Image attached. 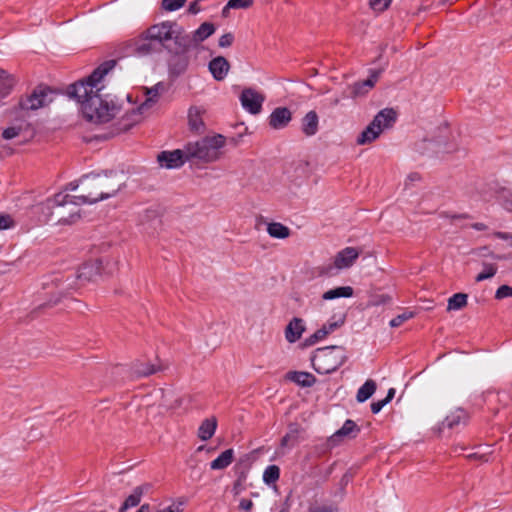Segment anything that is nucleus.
<instances>
[{
	"instance_id": "nucleus-1",
	"label": "nucleus",
	"mask_w": 512,
	"mask_h": 512,
	"mask_svg": "<svg viewBox=\"0 0 512 512\" xmlns=\"http://www.w3.org/2000/svg\"><path fill=\"white\" fill-rule=\"evenodd\" d=\"M116 65L115 60H108L96 68L92 74L68 88V94L77 100L83 116L90 122L106 123L114 118L118 105L108 93L101 81Z\"/></svg>"
},
{
	"instance_id": "nucleus-2",
	"label": "nucleus",
	"mask_w": 512,
	"mask_h": 512,
	"mask_svg": "<svg viewBox=\"0 0 512 512\" xmlns=\"http://www.w3.org/2000/svg\"><path fill=\"white\" fill-rule=\"evenodd\" d=\"M123 176L114 171L90 173L80 178L82 194L77 199L83 204H94L115 196L123 185Z\"/></svg>"
},
{
	"instance_id": "nucleus-3",
	"label": "nucleus",
	"mask_w": 512,
	"mask_h": 512,
	"mask_svg": "<svg viewBox=\"0 0 512 512\" xmlns=\"http://www.w3.org/2000/svg\"><path fill=\"white\" fill-rule=\"evenodd\" d=\"M50 209V218L59 225H71L81 218L79 206L82 204L77 196L57 193L53 198L46 200Z\"/></svg>"
},
{
	"instance_id": "nucleus-4",
	"label": "nucleus",
	"mask_w": 512,
	"mask_h": 512,
	"mask_svg": "<svg viewBox=\"0 0 512 512\" xmlns=\"http://www.w3.org/2000/svg\"><path fill=\"white\" fill-rule=\"evenodd\" d=\"M225 145V137L217 134L211 137H205L196 142L186 144L188 161L198 160L203 162H214L221 155V148Z\"/></svg>"
},
{
	"instance_id": "nucleus-5",
	"label": "nucleus",
	"mask_w": 512,
	"mask_h": 512,
	"mask_svg": "<svg viewBox=\"0 0 512 512\" xmlns=\"http://www.w3.org/2000/svg\"><path fill=\"white\" fill-rule=\"evenodd\" d=\"M345 360V350L341 346L318 348L311 357L312 366L319 374H330L336 371Z\"/></svg>"
},
{
	"instance_id": "nucleus-6",
	"label": "nucleus",
	"mask_w": 512,
	"mask_h": 512,
	"mask_svg": "<svg viewBox=\"0 0 512 512\" xmlns=\"http://www.w3.org/2000/svg\"><path fill=\"white\" fill-rule=\"evenodd\" d=\"M116 270V262L106 261L104 264L102 259H95L83 264L77 274V279L84 283L96 281L97 277L102 274L111 275Z\"/></svg>"
},
{
	"instance_id": "nucleus-7",
	"label": "nucleus",
	"mask_w": 512,
	"mask_h": 512,
	"mask_svg": "<svg viewBox=\"0 0 512 512\" xmlns=\"http://www.w3.org/2000/svg\"><path fill=\"white\" fill-rule=\"evenodd\" d=\"M176 27L177 22L175 21H163L147 28L146 35L148 38L157 42L160 50L167 49L171 51L168 43L173 41Z\"/></svg>"
},
{
	"instance_id": "nucleus-8",
	"label": "nucleus",
	"mask_w": 512,
	"mask_h": 512,
	"mask_svg": "<svg viewBox=\"0 0 512 512\" xmlns=\"http://www.w3.org/2000/svg\"><path fill=\"white\" fill-rule=\"evenodd\" d=\"M358 257L359 251L356 248L346 247L336 254L333 264L320 268V275L334 276L339 270L351 267Z\"/></svg>"
},
{
	"instance_id": "nucleus-9",
	"label": "nucleus",
	"mask_w": 512,
	"mask_h": 512,
	"mask_svg": "<svg viewBox=\"0 0 512 512\" xmlns=\"http://www.w3.org/2000/svg\"><path fill=\"white\" fill-rule=\"evenodd\" d=\"M52 90L47 86H38L33 92L20 101V107L23 110H37L46 106L52 101L50 97Z\"/></svg>"
},
{
	"instance_id": "nucleus-10",
	"label": "nucleus",
	"mask_w": 512,
	"mask_h": 512,
	"mask_svg": "<svg viewBox=\"0 0 512 512\" xmlns=\"http://www.w3.org/2000/svg\"><path fill=\"white\" fill-rule=\"evenodd\" d=\"M160 166L167 169L179 168L188 161L186 146L183 149L162 151L157 156Z\"/></svg>"
},
{
	"instance_id": "nucleus-11",
	"label": "nucleus",
	"mask_w": 512,
	"mask_h": 512,
	"mask_svg": "<svg viewBox=\"0 0 512 512\" xmlns=\"http://www.w3.org/2000/svg\"><path fill=\"white\" fill-rule=\"evenodd\" d=\"M265 97L252 88L244 89L240 95V101L245 110L251 114H259Z\"/></svg>"
},
{
	"instance_id": "nucleus-12",
	"label": "nucleus",
	"mask_w": 512,
	"mask_h": 512,
	"mask_svg": "<svg viewBox=\"0 0 512 512\" xmlns=\"http://www.w3.org/2000/svg\"><path fill=\"white\" fill-rule=\"evenodd\" d=\"M175 49L174 51L188 54L191 50L197 49V45L194 42L192 33H188L185 29L177 24L176 32L173 39Z\"/></svg>"
},
{
	"instance_id": "nucleus-13",
	"label": "nucleus",
	"mask_w": 512,
	"mask_h": 512,
	"mask_svg": "<svg viewBox=\"0 0 512 512\" xmlns=\"http://www.w3.org/2000/svg\"><path fill=\"white\" fill-rule=\"evenodd\" d=\"M169 52L172 53L168 60L169 74L173 77H178L187 70L190 64V56L186 53L177 52L172 49Z\"/></svg>"
},
{
	"instance_id": "nucleus-14",
	"label": "nucleus",
	"mask_w": 512,
	"mask_h": 512,
	"mask_svg": "<svg viewBox=\"0 0 512 512\" xmlns=\"http://www.w3.org/2000/svg\"><path fill=\"white\" fill-rule=\"evenodd\" d=\"M442 134L435 140H429L428 145L436 154L452 153L457 150V144L447 140L448 129L443 128Z\"/></svg>"
},
{
	"instance_id": "nucleus-15",
	"label": "nucleus",
	"mask_w": 512,
	"mask_h": 512,
	"mask_svg": "<svg viewBox=\"0 0 512 512\" xmlns=\"http://www.w3.org/2000/svg\"><path fill=\"white\" fill-rule=\"evenodd\" d=\"M160 51L157 42L147 37L146 30L134 42V52L138 56H147Z\"/></svg>"
},
{
	"instance_id": "nucleus-16",
	"label": "nucleus",
	"mask_w": 512,
	"mask_h": 512,
	"mask_svg": "<svg viewBox=\"0 0 512 512\" xmlns=\"http://www.w3.org/2000/svg\"><path fill=\"white\" fill-rule=\"evenodd\" d=\"M151 488L152 485L150 483H144L135 487L121 505L119 512H126L129 508L136 507L140 503L142 496L148 493Z\"/></svg>"
},
{
	"instance_id": "nucleus-17",
	"label": "nucleus",
	"mask_w": 512,
	"mask_h": 512,
	"mask_svg": "<svg viewBox=\"0 0 512 512\" xmlns=\"http://www.w3.org/2000/svg\"><path fill=\"white\" fill-rule=\"evenodd\" d=\"M292 119L291 111L286 107H277L269 116V125L273 129L285 128Z\"/></svg>"
},
{
	"instance_id": "nucleus-18",
	"label": "nucleus",
	"mask_w": 512,
	"mask_h": 512,
	"mask_svg": "<svg viewBox=\"0 0 512 512\" xmlns=\"http://www.w3.org/2000/svg\"><path fill=\"white\" fill-rule=\"evenodd\" d=\"M209 71L217 81H222L228 74L230 63L223 56L213 58L209 62Z\"/></svg>"
},
{
	"instance_id": "nucleus-19",
	"label": "nucleus",
	"mask_w": 512,
	"mask_h": 512,
	"mask_svg": "<svg viewBox=\"0 0 512 512\" xmlns=\"http://www.w3.org/2000/svg\"><path fill=\"white\" fill-rule=\"evenodd\" d=\"M305 331L303 319L294 317L285 328V338L289 343L299 340Z\"/></svg>"
},
{
	"instance_id": "nucleus-20",
	"label": "nucleus",
	"mask_w": 512,
	"mask_h": 512,
	"mask_svg": "<svg viewBox=\"0 0 512 512\" xmlns=\"http://www.w3.org/2000/svg\"><path fill=\"white\" fill-rule=\"evenodd\" d=\"M343 324V321H334V322H328L327 324H324L320 329L315 331L311 336H309L305 340L306 346H311L317 343L318 341L324 339L327 335L335 331L337 328H339Z\"/></svg>"
},
{
	"instance_id": "nucleus-21",
	"label": "nucleus",
	"mask_w": 512,
	"mask_h": 512,
	"mask_svg": "<svg viewBox=\"0 0 512 512\" xmlns=\"http://www.w3.org/2000/svg\"><path fill=\"white\" fill-rule=\"evenodd\" d=\"M379 119H373L372 122L359 134L357 138L358 145H365L376 140L381 134V129L377 127Z\"/></svg>"
},
{
	"instance_id": "nucleus-22",
	"label": "nucleus",
	"mask_w": 512,
	"mask_h": 512,
	"mask_svg": "<svg viewBox=\"0 0 512 512\" xmlns=\"http://www.w3.org/2000/svg\"><path fill=\"white\" fill-rule=\"evenodd\" d=\"M381 74V70H371L370 77L366 80L356 82L353 86V95H363L372 89L375 83L378 81Z\"/></svg>"
},
{
	"instance_id": "nucleus-23",
	"label": "nucleus",
	"mask_w": 512,
	"mask_h": 512,
	"mask_svg": "<svg viewBox=\"0 0 512 512\" xmlns=\"http://www.w3.org/2000/svg\"><path fill=\"white\" fill-rule=\"evenodd\" d=\"M302 428L297 423H291L288 426L287 433L282 437L280 446L281 448H292L299 442V437Z\"/></svg>"
},
{
	"instance_id": "nucleus-24",
	"label": "nucleus",
	"mask_w": 512,
	"mask_h": 512,
	"mask_svg": "<svg viewBox=\"0 0 512 512\" xmlns=\"http://www.w3.org/2000/svg\"><path fill=\"white\" fill-rule=\"evenodd\" d=\"M286 378L301 387H311L316 383V378L313 374L303 371H290L286 374Z\"/></svg>"
},
{
	"instance_id": "nucleus-25",
	"label": "nucleus",
	"mask_w": 512,
	"mask_h": 512,
	"mask_svg": "<svg viewBox=\"0 0 512 512\" xmlns=\"http://www.w3.org/2000/svg\"><path fill=\"white\" fill-rule=\"evenodd\" d=\"M319 118L315 111H309L302 119V132L308 136H314L318 131Z\"/></svg>"
},
{
	"instance_id": "nucleus-26",
	"label": "nucleus",
	"mask_w": 512,
	"mask_h": 512,
	"mask_svg": "<svg viewBox=\"0 0 512 512\" xmlns=\"http://www.w3.org/2000/svg\"><path fill=\"white\" fill-rule=\"evenodd\" d=\"M216 27L211 22H203L195 31L191 32L197 47L214 34Z\"/></svg>"
},
{
	"instance_id": "nucleus-27",
	"label": "nucleus",
	"mask_w": 512,
	"mask_h": 512,
	"mask_svg": "<svg viewBox=\"0 0 512 512\" xmlns=\"http://www.w3.org/2000/svg\"><path fill=\"white\" fill-rule=\"evenodd\" d=\"M467 420V413L463 409L458 408L446 416L445 420L442 422V426L453 429L461 423L466 424Z\"/></svg>"
},
{
	"instance_id": "nucleus-28",
	"label": "nucleus",
	"mask_w": 512,
	"mask_h": 512,
	"mask_svg": "<svg viewBox=\"0 0 512 512\" xmlns=\"http://www.w3.org/2000/svg\"><path fill=\"white\" fill-rule=\"evenodd\" d=\"M217 428V420L215 417H211L202 421L198 429V437L202 441H207L214 435Z\"/></svg>"
},
{
	"instance_id": "nucleus-29",
	"label": "nucleus",
	"mask_w": 512,
	"mask_h": 512,
	"mask_svg": "<svg viewBox=\"0 0 512 512\" xmlns=\"http://www.w3.org/2000/svg\"><path fill=\"white\" fill-rule=\"evenodd\" d=\"M374 119H379L377 127L381 129V132L385 128H389L396 121V112L393 109H383L381 110Z\"/></svg>"
},
{
	"instance_id": "nucleus-30",
	"label": "nucleus",
	"mask_w": 512,
	"mask_h": 512,
	"mask_svg": "<svg viewBox=\"0 0 512 512\" xmlns=\"http://www.w3.org/2000/svg\"><path fill=\"white\" fill-rule=\"evenodd\" d=\"M234 458L233 449L223 451L215 460L210 463L212 470H222L228 467Z\"/></svg>"
},
{
	"instance_id": "nucleus-31",
	"label": "nucleus",
	"mask_w": 512,
	"mask_h": 512,
	"mask_svg": "<svg viewBox=\"0 0 512 512\" xmlns=\"http://www.w3.org/2000/svg\"><path fill=\"white\" fill-rule=\"evenodd\" d=\"M353 293L354 290L351 286L336 287L324 292L322 295V299L328 301L341 297L349 298L353 296Z\"/></svg>"
},
{
	"instance_id": "nucleus-32",
	"label": "nucleus",
	"mask_w": 512,
	"mask_h": 512,
	"mask_svg": "<svg viewBox=\"0 0 512 512\" xmlns=\"http://www.w3.org/2000/svg\"><path fill=\"white\" fill-rule=\"evenodd\" d=\"M201 110L198 107H191L188 113V123L192 131L200 132L204 129V122L201 117Z\"/></svg>"
},
{
	"instance_id": "nucleus-33",
	"label": "nucleus",
	"mask_w": 512,
	"mask_h": 512,
	"mask_svg": "<svg viewBox=\"0 0 512 512\" xmlns=\"http://www.w3.org/2000/svg\"><path fill=\"white\" fill-rule=\"evenodd\" d=\"M376 382L368 379L357 391L356 400L363 403L368 400L376 391Z\"/></svg>"
},
{
	"instance_id": "nucleus-34",
	"label": "nucleus",
	"mask_w": 512,
	"mask_h": 512,
	"mask_svg": "<svg viewBox=\"0 0 512 512\" xmlns=\"http://www.w3.org/2000/svg\"><path fill=\"white\" fill-rule=\"evenodd\" d=\"M360 432V428L357 426V424L353 420H346L343 424V426L335 432V434L332 436L333 439L340 438V437H355Z\"/></svg>"
},
{
	"instance_id": "nucleus-35",
	"label": "nucleus",
	"mask_w": 512,
	"mask_h": 512,
	"mask_svg": "<svg viewBox=\"0 0 512 512\" xmlns=\"http://www.w3.org/2000/svg\"><path fill=\"white\" fill-rule=\"evenodd\" d=\"M267 232L271 237L278 239H285L290 235V229L279 222L269 223Z\"/></svg>"
},
{
	"instance_id": "nucleus-36",
	"label": "nucleus",
	"mask_w": 512,
	"mask_h": 512,
	"mask_svg": "<svg viewBox=\"0 0 512 512\" xmlns=\"http://www.w3.org/2000/svg\"><path fill=\"white\" fill-rule=\"evenodd\" d=\"M146 100L137 108L140 114H143L146 110L150 109L158 100L159 91L157 86L146 89Z\"/></svg>"
},
{
	"instance_id": "nucleus-37",
	"label": "nucleus",
	"mask_w": 512,
	"mask_h": 512,
	"mask_svg": "<svg viewBox=\"0 0 512 512\" xmlns=\"http://www.w3.org/2000/svg\"><path fill=\"white\" fill-rule=\"evenodd\" d=\"M132 369L136 376L142 377L152 375L162 368L150 363H135Z\"/></svg>"
},
{
	"instance_id": "nucleus-38",
	"label": "nucleus",
	"mask_w": 512,
	"mask_h": 512,
	"mask_svg": "<svg viewBox=\"0 0 512 512\" xmlns=\"http://www.w3.org/2000/svg\"><path fill=\"white\" fill-rule=\"evenodd\" d=\"M467 294L465 293H456L448 300L447 310H460L467 305Z\"/></svg>"
},
{
	"instance_id": "nucleus-39",
	"label": "nucleus",
	"mask_w": 512,
	"mask_h": 512,
	"mask_svg": "<svg viewBox=\"0 0 512 512\" xmlns=\"http://www.w3.org/2000/svg\"><path fill=\"white\" fill-rule=\"evenodd\" d=\"M13 86V79L5 70L0 69V98L5 97Z\"/></svg>"
},
{
	"instance_id": "nucleus-40",
	"label": "nucleus",
	"mask_w": 512,
	"mask_h": 512,
	"mask_svg": "<svg viewBox=\"0 0 512 512\" xmlns=\"http://www.w3.org/2000/svg\"><path fill=\"white\" fill-rule=\"evenodd\" d=\"M280 477V469L276 465L268 466L263 473V481L270 485L274 484Z\"/></svg>"
},
{
	"instance_id": "nucleus-41",
	"label": "nucleus",
	"mask_w": 512,
	"mask_h": 512,
	"mask_svg": "<svg viewBox=\"0 0 512 512\" xmlns=\"http://www.w3.org/2000/svg\"><path fill=\"white\" fill-rule=\"evenodd\" d=\"M497 272V266L492 263H484L483 264V271L479 273L475 280L476 282H481L486 279L492 278Z\"/></svg>"
},
{
	"instance_id": "nucleus-42",
	"label": "nucleus",
	"mask_w": 512,
	"mask_h": 512,
	"mask_svg": "<svg viewBox=\"0 0 512 512\" xmlns=\"http://www.w3.org/2000/svg\"><path fill=\"white\" fill-rule=\"evenodd\" d=\"M186 0H162L161 8L167 12H173L182 8Z\"/></svg>"
},
{
	"instance_id": "nucleus-43",
	"label": "nucleus",
	"mask_w": 512,
	"mask_h": 512,
	"mask_svg": "<svg viewBox=\"0 0 512 512\" xmlns=\"http://www.w3.org/2000/svg\"><path fill=\"white\" fill-rule=\"evenodd\" d=\"M415 316V313L412 311H405L402 314L397 315L390 321V326L395 328L401 326L405 321L412 319Z\"/></svg>"
},
{
	"instance_id": "nucleus-44",
	"label": "nucleus",
	"mask_w": 512,
	"mask_h": 512,
	"mask_svg": "<svg viewBox=\"0 0 512 512\" xmlns=\"http://www.w3.org/2000/svg\"><path fill=\"white\" fill-rule=\"evenodd\" d=\"M253 0H229L226 9H247L251 7Z\"/></svg>"
},
{
	"instance_id": "nucleus-45",
	"label": "nucleus",
	"mask_w": 512,
	"mask_h": 512,
	"mask_svg": "<svg viewBox=\"0 0 512 512\" xmlns=\"http://www.w3.org/2000/svg\"><path fill=\"white\" fill-rule=\"evenodd\" d=\"M391 0H369L370 7L376 12H382L388 8Z\"/></svg>"
},
{
	"instance_id": "nucleus-46",
	"label": "nucleus",
	"mask_w": 512,
	"mask_h": 512,
	"mask_svg": "<svg viewBox=\"0 0 512 512\" xmlns=\"http://www.w3.org/2000/svg\"><path fill=\"white\" fill-rule=\"evenodd\" d=\"M506 297H512V287L508 285H502L497 289L495 293V298L503 299Z\"/></svg>"
},
{
	"instance_id": "nucleus-47",
	"label": "nucleus",
	"mask_w": 512,
	"mask_h": 512,
	"mask_svg": "<svg viewBox=\"0 0 512 512\" xmlns=\"http://www.w3.org/2000/svg\"><path fill=\"white\" fill-rule=\"evenodd\" d=\"M14 224V220L10 215L0 214V230L12 228Z\"/></svg>"
},
{
	"instance_id": "nucleus-48",
	"label": "nucleus",
	"mask_w": 512,
	"mask_h": 512,
	"mask_svg": "<svg viewBox=\"0 0 512 512\" xmlns=\"http://www.w3.org/2000/svg\"><path fill=\"white\" fill-rule=\"evenodd\" d=\"M233 41H234V35L230 32L225 33L219 38L218 45L221 48H227L232 45Z\"/></svg>"
},
{
	"instance_id": "nucleus-49",
	"label": "nucleus",
	"mask_w": 512,
	"mask_h": 512,
	"mask_svg": "<svg viewBox=\"0 0 512 512\" xmlns=\"http://www.w3.org/2000/svg\"><path fill=\"white\" fill-rule=\"evenodd\" d=\"M20 132L21 128L19 127H8L3 131L2 137L6 140H11L17 137L20 134Z\"/></svg>"
},
{
	"instance_id": "nucleus-50",
	"label": "nucleus",
	"mask_w": 512,
	"mask_h": 512,
	"mask_svg": "<svg viewBox=\"0 0 512 512\" xmlns=\"http://www.w3.org/2000/svg\"><path fill=\"white\" fill-rule=\"evenodd\" d=\"M337 508L328 505H315L309 507L308 512H337Z\"/></svg>"
},
{
	"instance_id": "nucleus-51",
	"label": "nucleus",
	"mask_w": 512,
	"mask_h": 512,
	"mask_svg": "<svg viewBox=\"0 0 512 512\" xmlns=\"http://www.w3.org/2000/svg\"><path fill=\"white\" fill-rule=\"evenodd\" d=\"M390 301H391V297L389 295L382 294V295L375 296L373 298V300L371 301V305L379 306V305L389 303Z\"/></svg>"
},
{
	"instance_id": "nucleus-52",
	"label": "nucleus",
	"mask_w": 512,
	"mask_h": 512,
	"mask_svg": "<svg viewBox=\"0 0 512 512\" xmlns=\"http://www.w3.org/2000/svg\"><path fill=\"white\" fill-rule=\"evenodd\" d=\"M199 0L191 2L188 6L187 12L192 15H196L201 11V7L198 3Z\"/></svg>"
},
{
	"instance_id": "nucleus-53",
	"label": "nucleus",
	"mask_w": 512,
	"mask_h": 512,
	"mask_svg": "<svg viewBox=\"0 0 512 512\" xmlns=\"http://www.w3.org/2000/svg\"><path fill=\"white\" fill-rule=\"evenodd\" d=\"M501 205L506 211L512 212V194L503 197Z\"/></svg>"
},
{
	"instance_id": "nucleus-54",
	"label": "nucleus",
	"mask_w": 512,
	"mask_h": 512,
	"mask_svg": "<svg viewBox=\"0 0 512 512\" xmlns=\"http://www.w3.org/2000/svg\"><path fill=\"white\" fill-rule=\"evenodd\" d=\"M387 403L382 399L376 402H373L371 404V411L374 414H377L381 411V409L386 405Z\"/></svg>"
},
{
	"instance_id": "nucleus-55",
	"label": "nucleus",
	"mask_w": 512,
	"mask_h": 512,
	"mask_svg": "<svg viewBox=\"0 0 512 512\" xmlns=\"http://www.w3.org/2000/svg\"><path fill=\"white\" fill-rule=\"evenodd\" d=\"M254 504L251 500L248 499H241L239 503V508L242 510H245L246 512H249L252 510Z\"/></svg>"
},
{
	"instance_id": "nucleus-56",
	"label": "nucleus",
	"mask_w": 512,
	"mask_h": 512,
	"mask_svg": "<svg viewBox=\"0 0 512 512\" xmlns=\"http://www.w3.org/2000/svg\"><path fill=\"white\" fill-rule=\"evenodd\" d=\"M495 237L499 238V239H502V240H505V241H509L510 245L512 246V234L511 233H507V232H495Z\"/></svg>"
},
{
	"instance_id": "nucleus-57",
	"label": "nucleus",
	"mask_w": 512,
	"mask_h": 512,
	"mask_svg": "<svg viewBox=\"0 0 512 512\" xmlns=\"http://www.w3.org/2000/svg\"><path fill=\"white\" fill-rule=\"evenodd\" d=\"M181 506H182V503H179L177 505L169 506L168 508L159 510L157 512H183V509L181 508Z\"/></svg>"
},
{
	"instance_id": "nucleus-58",
	"label": "nucleus",
	"mask_w": 512,
	"mask_h": 512,
	"mask_svg": "<svg viewBox=\"0 0 512 512\" xmlns=\"http://www.w3.org/2000/svg\"><path fill=\"white\" fill-rule=\"evenodd\" d=\"M395 396V389L390 388L388 390L387 396L383 399L387 404L394 398Z\"/></svg>"
},
{
	"instance_id": "nucleus-59",
	"label": "nucleus",
	"mask_w": 512,
	"mask_h": 512,
	"mask_svg": "<svg viewBox=\"0 0 512 512\" xmlns=\"http://www.w3.org/2000/svg\"><path fill=\"white\" fill-rule=\"evenodd\" d=\"M81 187L80 185V180L78 182H70L69 184L66 185V190H70V191H74L76 190L78 187Z\"/></svg>"
},
{
	"instance_id": "nucleus-60",
	"label": "nucleus",
	"mask_w": 512,
	"mask_h": 512,
	"mask_svg": "<svg viewBox=\"0 0 512 512\" xmlns=\"http://www.w3.org/2000/svg\"><path fill=\"white\" fill-rule=\"evenodd\" d=\"M472 228L478 231H484L487 229V226L484 223H474L472 225Z\"/></svg>"
},
{
	"instance_id": "nucleus-61",
	"label": "nucleus",
	"mask_w": 512,
	"mask_h": 512,
	"mask_svg": "<svg viewBox=\"0 0 512 512\" xmlns=\"http://www.w3.org/2000/svg\"><path fill=\"white\" fill-rule=\"evenodd\" d=\"M242 488H241V482L240 480H237L235 483H234V486H233V491L234 493L237 495L241 492Z\"/></svg>"
},
{
	"instance_id": "nucleus-62",
	"label": "nucleus",
	"mask_w": 512,
	"mask_h": 512,
	"mask_svg": "<svg viewBox=\"0 0 512 512\" xmlns=\"http://www.w3.org/2000/svg\"><path fill=\"white\" fill-rule=\"evenodd\" d=\"M467 457L469 459H481V460H483L484 455H479L477 453H473V454H469Z\"/></svg>"
},
{
	"instance_id": "nucleus-63",
	"label": "nucleus",
	"mask_w": 512,
	"mask_h": 512,
	"mask_svg": "<svg viewBox=\"0 0 512 512\" xmlns=\"http://www.w3.org/2000/svg\"><path fill=\"white\" fill-rule=\"evenodd\" d=\"M150 510L149 504H143L137 512H148Z\"/></svg>"
},
{
	"instance_id": "nucleus-64",
	"label": "nucleus",
	"mask_w": 512,
	"mask_h": 512,
	"mask_svg": "<svg viewBox=\"0 0 512 512\" xmlns=\"http://www.w3.org/2000/svg\"><path fill=\"white\" fill-rule=\"evenodd\" d=\"M420 176L417 174V173H413L409 176V179L411 181H416V180H419Z\"/></svg>"
}]
</instances>
